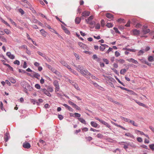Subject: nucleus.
<instances>
[{"label": "nucleus", "instance_id": "obj_39", "mask_svg": "<svg viewBox=\"0 0 154 154\" xmlns=\"http://www.w3.org/2000/svg\"><path fill=\"white\" fill-rule=\"evenodd\" d=\"M100 23L102 27H104L105 25V21L104 20L102 19L100 21Z\"/></svg>", "mask_w": 154, "mask_h": 154}, {"label": "nucleus", "instance_id": "obj_58", "mask_svg": "<svg viewBox=\"0 0 154 154\" xmlns=\"http://www.w3.org/2000/svg\"><path fill=\"white\" fill-rule=\"evenodd\" d=\"M46 90V89L45 88L43 89L41 88L39 91H38V92L40 93H41V92H42L44 93Z\"/></svg>", "mask_w": 154, "mask_h": 154}, {"label": "nucleus", "instance_id": "obj_30", "mask_svg": "<svg viewBox=\"0 0 154 154\" xmlns=\"http://www.w3.org/2000/svg\"><path fill=\"white\" fill-rule=\"evenodd\" d=\"M106 26L110 28L112 27L113 26V25L112 23H108L106 25Z\"/></svg>", "mask_w": 154, "mask_h": 154}, {"label": "nucleus", "instance_id": "obj_45", "mask_svg": "<svg viewBox=\"0 0 154 154\" xmlns=\"http://www.w3.org/2000/svg\"><path fill=\"white\" fill-rule=\"evenodd\" d=\"M83 67H82V66L80 65H78V66H77V70L78 71H79V70H81V69H83Z\"/></svg>", "mask_w": 154, "mask_h": 154}, {"label": "nucleus", "instance_id": "obj_29", "mask_svg": "<svg viewBox=\"0 0 154 154\" xmlns=\"http://www.w3.org/2000/svg\"><path fill=\"white\" fill-rule=\"evenodd\" d=\"M4 32L7 35H9L11 33L10 31L7 29H5L4 30Z\"/></svg>", "mask_w": 154, "mask_h": 154}, {"label": "nucleus", "instance_id": "obj_10", "mask_svg": "<svg viewBox=\"0 0 154 154\" xmlns=\"http://www.w3.org/2000/svg\"><path fill=\"white\" fill-rule=\"evenodd\" d=\"M51 71L55 74L57 76L59 77L61 76L60 73L57 70L55 69L54 68L52 69Z\"/></svg>", "mask_w": 154, "mask_h": 154}, {"label": "nucleus", "instance_id": "obj_6", "mask_svg": "<svg viewBox=\"0 0 154 154\" xmlns=\"http://www.w3.org/2000/svg\"><path fill=\"white\" fill-rule=\"evenodd\" d=\"M90 124L92 127L95 128H99L100 127L99 125L94 121L91 122Z\"/></svg>", "mask_w": 154, "mask_h": 154}, {"label": "nucleus", "instance_id": "obj_63", "mask_svg": "<svg viewBox=\"0 0 154 154\" xmlns=\"http://www.w3.org/2000/svg\"><path fill=\"white\" fill-rule=\"evenodd\" d=\"M68 102V103L70 105H71L72 106H73V107L75 105V104L73 102H72V101H71L70 100H69Z\"/></svg>", "mask_w": 154, "mask_h": 154}, {"label": "nucleus", "instance_id": "obj_36", "mask_svg": "<svg viewBox=\"0 0 154 154\" xmlns=\"http://www.w3.org/2000/svg\"><path fill=\"white\" fill-rule=\"evenodd\" d=\"M4 6L8 11H10L11 9V8L9 5H7L4 4Z\"/></svg>", "mask_w": 154, "mask_h": 154}, {"label": "nucleus", "instance_id": "obj_19", "mask_svg": "<svg viewBox=\"0 0 154 154\" xmlns=\"http://www.w3.org/2000/svg\"><path fill=\"white\" fill-rule=\"evenodd\" d=\"M116 62H119L120 63L122 64L125 62V60L122 59H116L115 60Z\"/></svg>", "mask_w": 154, "mask_h": 154}, {"label": "nucleus", "instance_id": "obj_44", "mask_svg": "<svg viewBox=\"0 0 154 154\" xmlns=\"http://www.w3.org/2000/svg\"><path fill=\"white\" fill-rule=\"evenodd\" d=\"M0 108L1 110H5L4 108L3 107V105L2 102V101L0 102Z\"/></svg>", "mask_w": 154, "mask_h": 154}, {"label": "nucleus", "instance_id": "obj_59", "mask_svg": "<svg viewBox=\"0 0 154 154\" xmlns=\"http://www.w3.org/2000/svg\"><path fill=\"white\" fill-rule=\"evenodd\" d=\"M115 54L116 57H118L120 55V53L117 51H115Z\"/></svg>", "mask_w": 154, "mask_h": 154}, {"label": "nucleus", "instance_id": "obj_48", "mask_svg": "<svg viewBox=\"0 0 154 154\" xmlns=\"http://www.w3.org/2000/svg\"><path fill=\"white\" fill-rule=\"evenodd\" d=\"M127 60L129 62H131L133 63H135V60L133 58H131L130 59H127Z\"/></svg>", "mask_w": 154, "mask_h": 154}, {"label": "nucleus", "instance_id": "obj_26", "mask_svg": "<svg viewBox=\"0 0 154 154\" xmlns=\"http://www.w3.org/2000/svg\"><path fill=\"white\" fill-rule=\"evenodd\" d=\"M148 60L150 62H153L154 61V58L152 56H150L148 57Z\"/></svg>", "mask_w": 154, "mask_h": 154}, {"label": "nucleus", "instance_id": "obj_43", "mask_svg": "<svg viewBox=\"0 0 154 154\" xmlns=\"http://www.w3.org/2000/svg\"><path fill=\"white\" fill-rule=\"evenodd\" d=\"M75 109H76L78 110H81V108L79 107L77 105L75 104L74 106L73 107Z\"/></svg>", "mask_w": 154, "mask_h": 154}, {"label": "nucleus", "instance_id": "obj_12", "mask_svg": "<svg viewBox=\"0 0 154 154\" xmlns=\"http://www.w3.org/2000/svg\"><path fill=\"white\" fill-rule=\"evenodd\" d=\"M106 17L109 19H111L112 18V19L114 18L113 15L109 13H107L106 14Z\"/></svg>", "mask_w": 154, "mask_h": 154}, {"label": "nucleus", "instance_id": "obj_4", "mask_svg": "<svg viewBox=\"0 0 154 154\" xmlns=\"http://www.w3.org/2000/svg\"><path fill=\"white\" fill-rule=\"evenodd\" d=\"M23 146L24 148L27 149L30 148L31 146L30 144L26 142H25L23 143Z\"/></svg>", "mask_w": 154, "mask_h": 154}, {"label": "nucleus", "instance_id": "obj_33", "mask_svg": "<svg viewBox=\"0 0 154 154\" xmlns=\"http://www.w3.org/2000/svg\"><path fill=\"white\" fill-rule=\"evenodd\" d=\"M81 116V115L79 113L75 112L74 113V117L80 118Z\"/></svg>", "mask_w": 154, "mask_h": 154}, {"label": "nucleus", "instance_id": "obj_60", "mask_svg": "<svg viewBox=\"0 0 154 154\" xmlns=\"http://www.w3.org/2000/svg\"><path fill=\"white\" fill-rule=\"evenodd\" d=\"M37 53H38V54H39V55L42 56V57H43V56H44L45 55V54H43V53H42V52H40V51H38L37 52Z\"/></svg>", "mask_w": 154, "mask_h": 154}, {"label": "nucleus", "instance_id": "obj_24", "mask_svg": "<svg viewBox=\"0 0 154 154\" xmlns=\"http://www.w3.org/2000/svg\"><path fill=\"white\" fill-rule=\"evenodd\" d=\"M87 23L91 25H94L96 24L95 22L94 21H91L89 22H88Z\"/></svg>", "mask_w": 154, "mask_h": 154}, {"label": "nucleus", "instance_id": "obj_56", "mask_svg": "<svg viewBox=\"0 0 154 154\" xmlns=\"http://www.w3.org/2000/svg\"><path fill=\"white\" fill-rule=\"evenodd\" d=\"M26 87H27L26 86V85H25V87H24V88H23L24 89L23 90V91L25 93H26L28 94V92H27L28 89H27V88H26Z\"/></svg>", "mask_w": 154, "mask_h": 154}, {"label": "nucleus", "instance_id": "obj_64", "mask_svg": "<svg viewBox=\"0 0 154 154\" xmlns=\"http://www.w3.org/2000/svg\"><path fill=\"white\" fill-rule=\"evenodd\" d=\"M50 106L49 105L48 103H46L45 104L44 106V108H49Z\"/></svg>", "mask_w": 154, "mask_h": 154}, {"label": "nucleus", "instance_id": "obj_53", "mask_svg": "<svg viewBox=\"0 0 154 154\" xmlns=\"http://www.w3.org/2000/svg\"><path fill=\"white\" fill-rule=\"evenodd\" d=\"M142 26V24H140V23H137L135 25V27L137 28H139L141 27Z\"/></svg>", "mask_w": 154, "mask_h": 154}, {"label": "nucleus", "instance_id": "obj_54", "mask_svg": "<svg viewBox=\"0 0 154 154\" xmlns=\"http://www.w3.org/2000/svg\"><path fill=\"white\" fill-rule=\"evenodd\" d=\"M78 44L81 47H83V46L86 45L85 44L80 42H78Z\"/></svg>", "mask_w": 154, "mask_h": 154}, {"label": "nucleus", "instance_id": "obj_41", "mask_svg": "<svg viewBox=\"0 0 154 154\" xmlns=\"http://www.w3.org/2000/svg\"><path fill=\"white\" fill-rule=\"evenodd\" d=\"M53 84L55 87L59 86L58 82L57 80H55L53 82Z\"/></svg>", "mask_w": 154, "mask_h": 154}, {"label": "nucleus", "instance_id": "obj_28", "mask_svg": "<svg viewBox=\"0 0 154 154\" xmlns=\"http://www.w3.org/2000/svg\"><path fill=\"white\" fill-rule=\"evenodd\" d=\"M1 21L2 22L5 24L6 25H7L8 26L10 27H11L10 25L6 21H5L4 20H3L2 19Z\"/></svg>", "mask_w": 154, "mask_h": 154}, {"label": "nucleus", "instance_id": "obj_16", "mask_svg": "<svg viewBox=\"0 0 154 154\" xmlns=\"http://www.w3.org/2000/svg\"><path fill=\"white\" fill-rule=\"evenodd\" d=\"M40 32L41 33L42 35L44 36H45L46 35V33L47 32L43 29H42L40 30Z\"/></svg>", "mask_w": 154, "mask_h": 154}, {"label": "nucleus", "instance_id": "obj_14", "mask_svg": "<svg viewBox=\"0 0 154 154\" xmlns=\"http://www.w3.org/2000/svg\"><path fill=\"white\" fill-rule=\"evenodd\" d=\"M78 119L81 123L85 125H86L87 124L86 121L83 118H78Z\"/></svg>", "mask_w": 154, "mask_h": 154}, {"label": "nucleus", "instance_id": "obj_42", "mask_svg": "<svg viewBox=\"0 0 154 154\" xmlns=\"http://www.w3.org/2000/svg\"><path fill=\"white\" fill-rule=\"evenodd\" d=\"M75 34H76V36L77 37H78L81 40H82V41L84 40V39L82 37H80V35L79 34L76 32Z\"/></svg>", "mask_w": 154, "mask_h": 154}, {"label": "nucleus", "instance_id": "obj_11", "mask_svg": "<svg viewBox=\"0 0 154 154\" xmlns=\"http://www.w3.org/2000/svg\"><path fill=\"white\" fill-rule=\"evenodd\" d=\"M61 63L63 66L67 67L69 69L71 67L66 62L64 61H62Z\"/></svg>", "mask_w": 154, "mask_h": 154}, {"label": "nucleus", "instance_id": "obj_57", "mask_svg": "<svg viewBox=\"0 0 154 154\" xmlns=\"http://www.w3.org/2000/svg\"><path fill=\"white\" fill-rule=\"evenodd\" d=\"M103 60L106 64H108L109 63V61L107 59L103 58Z\"/></svg>", "mask_w": 154, "mask_h": 154}, {"label": "nucleus", "instance_id": "obj_34", "mask_svg": "<svg viewBox=\"0 0 154 154\" xmlns=\"http://www.w3.org/2000/svg\"><path fill=\"white\" fill-rule=\"evenodd\" d=\"M126 69H122L120 71V73L121 74L124 75V73L126 72Z\"/></svg>", "mask_w": 154, "mask_h": 154}, {"label": "nucleus", "instance_id": "obj_23", "mask_svg": "<svg viewBox=\"0 0 154 154\" xmlns=\"http://www.w3.org/2000/svg\"><path fill=\"white\" fill-rule=\"evenodd\" d=\"M47 90L49 92H52L53 91V88L50 86H48V87Z\"/></svg>", "mask_w": 154, "mask_h": 154}, {"label": "nucleus", "instance_id": "obj_40", "mask_svg": "<svg viewBox=\"0 0 154 154\" xmlns=\"http://www.w3.org/2000/svg\"><path fill=\"white\" fill-rule=\"evenodd\" d=\"M19 12L22 15L24 14L25 12L21 8H20L18 9Z\"/></svg>", "mask_w": 154, "mask_h": 154}, {"label": "nucleus", "instance_id": "obj_27", "mask_svg": "<svg viewBox=\"0 0 154 154\" xmlns=\"http://www.w3.org/2000/svg\"><path fill=\"white\" fill-rule=\"evenodd\" d=\"M113 29L115 30V32L116 33H118L119 34H121V33L118 30L117 28L114 27L113 28Z\"/></svg>", "mask_w": 154, "mask_h": 154}, {"label": "nucleus", "instance_id": "obj_13", "mask_svg": "<svg viewBox=\"0 0 154 154\" xmlns=\"http://www.w3.org/2000/svg\"><path fill=\"white\" fill-rule=\"evenodd\" d=\"M3 64L8 67L9 69L12 71H14V70L12 67L9 64L6 63H3Z\"/></svg>", "mask_w": 154, "mask_h": 154}, {"label": "nucleus", "instance_id": "obj_5", "mask_svg": "<svg viewBox=\"0 0 154 154\" xmlns=\"http://www.w3.org/2000/svg\"><path fill=\"white\" fill-rule=\"evenodd\" d=\"M90 12L88 11H83L82 14V16H84L85 17H87L90 15Z\"/></svg>", "mask_w": 154, "mask_h": 154}, {"label": "nucleus", "instance_id": "obj_15", "mask_svg": "<svg viewBox=\"0 0 154 154\" xmlns=\"http://www.w3.org/2000/svg\"><path fill=\"white\" fill-rule=\"evenodd\" d=\"M93 19V15H91L87 19H85V21L86 23L88 22L92 21V20Z\"/></svg>", "mask_w": 154, "mask_h": 154}, {"label": "nucleus", "instance_id": "obj_62", "mask_svg": "<svg viewBox=\"0 0 154 154\" xmlns=\"http://www.w3.org/2000/svg\"><path fill=\"white\" fill-rule=\"evenodd\" d=\"M74 55L76 57V58L78 60L79 59L80 57L78 54L75 53H73Z\"/></svg>", "mask_w": 154, "mask_h": 154}, {"label": "nucleus", "instance_id": "obj_32", "mask_svg": "<svg viewBox=\"0 0 154 154\" xmlns=\"http://www.w3.org/2000/svg\"><path fill=\"white\" fill-rule=\"evenodd\" d=\"M45 65L47 66L48 67V68L51 71H52V69L54 68H53L50 65H49L48 64L46 63Z\"/></svg>", "mask_w": 154, "mask_h": 154}, {"label": "nucleus", "instance_id": "obj_21", "mask_svg": "<svg viewBox=\"0 0 154 154\" xmlns=\"http://www.w3.org/2000/svg\"><path fill=\"white\" fill-rule=\"evenodd\" d=\"M9 79L10 82L13 84H14L16 82V81L14 79V78L12 77H10Z\"/></svg>", "mask_w": 154, "mask_h": 154}, {"label": "nucleus", "instance_id": "obj_25", "mask_svg": "<svg viewBox=\"0 0 154 154\" xmlns=\"http://www.w3.org/2000/svg\"><path fill=\"white\" fill-rule=\"evenodd\" d=\"M38 102H36V104L37 105L39 106L40 105V104L41 103H42L43 102V100L42 99H39L38 100Z\"/></svg>", "mask_w": 154, "mask_h": 154}, {"label": "nucleus", "instance_id": "obj_46", "mask_svg": "<svg viewBox=\"0 0 154 154\" xmlns=\"http://www.w3.org/2000/svg\"><path fill=\"white\" fill-rule=\"evenodd\" d=\"M35 87L37 89H40L41 86L38 84H36L35 85Z\"/></svg>", "mask_w": 154, "mask_h": 154}, {"label": "nucleus", "instance_id": "obj_22", "mask_svg": "<svg viewBox=\"0 0 154 154\" xmlns=\"http://www.w3.org/2000/svg\"><path fill=\"white\" fill-rule=\"evenodd\" d=\"M44 93L49 97H51V94L49 93V92L47 90V89L44 92Z\"/></svg>", "mask_w": 154, "mask_h": 154}, {"label": "nucleus", "instance_id": "obj_51", "mask_svg": "<svg viewBox=\"0 0 154 154\" xmlns=\"http://www.w3.org/2000/svg\"><path fill=\"white\" fill-rule=\"evenodd\" d=\"M74 88L77 90H79V91H80V88H79L78 85L77 84H74Z\"/></svg>", "mask_w": 154, "mask_h": 154}, {"label": "nucleus", "instance_id": "obj_17", "mask_svg": "<svg viewBox=\"0 0 154 154\" xmlns=\"http://www.w3.org/2000/svg\"><path fill=\"white\" fill-rule=\"evenodd\" d=\"M144 49H142L138 52L137 53V55L138 56H140L142 55L143 53L145 52Z\"/></svg>", "mask_w": 154, "mask_h": 154}, {"label": "nucleus", "instance_id": "obj_8", "mask_svg": "<svg viewBox=\"0 0 154 154\" xmlns=\"http://www.w3.org/2000/svg\"><path fill=\"white\" fill-rule=\"evenodd\" d=\"M6 55L11 59H13L15 58L14 55L11 54L10 52H7L6 53Z\"/></svg>", "mask_w": 154, "mask_h": 154}, {"label": "nucleus", "instance_id": "obj_31", "mask_svg": "<svg viewBox=\"0 0 154 154\" xmlns=\"http://www.w3.org/2000/svg\"><path fill=\"white\" fill-rule=\"evenodd\" d=\"M125 135L128 137H131L132 138H134V136L132 134L129 133H125Z\"/></svg>", "mask_w": 154, "mask_h": 154}, {"label": "nucleus", "instance_id": "obj_52", "mask_svg": "<svg viewBox=\"0 0 154 154\" xmlns=\"http://www.w3.org/2000/svg\"><path fill=\"white\" fill-rule=\"evenodd\" d=\"M58 117L60 120H61L63 118V115L60 114H58Z\"/></svg>", "mask_w": 154, "mask_h": 154}, {"label": "nucleus", "instance_id": "obj_1", "mask_svg": "<svg viewBox=\"0 0 154 154\" xmlns=\"http://www.w3.org/2000/svg\"><path fill=\"white\" fill-rule=\"evenodd\" d=\"M150 31V30L149 29L145 28V27L144 29H142L141 32L139 30L135 29V35H137L138 38L143 37L146 38L147 36L144 35L148 33Z\"/></svg>", "mask_w": 154, "mask_h": 154}, {"label": "nucleus", "instance_id": "obj_9", "mask_svg": "<svg viewBox=\"0 0 154 154\" xmlns=\"http://www.w3.org/2000/svg\"><path fill=\"white\" fill-rule=\"evenodd\" d=\"M25 84L26 85V86L27 87L28 90L29 91H32L33 88L27 82H25Z\"/></svg>", "mask_w": 154, "mask_h": 154}, {"label": "nucleus", "instance_id": "obj_49", "mask_svg": "<svg viewBox=\"0 0 154 154\" xmlns=\"http://www.w3.org/2000/svg\"><path fill=\"white\" fill-rule=\"evenodd\" d=\"M121 119H122L124 120V121L128 122V121H129V119H128L127 118H125L121 116Z\"/></svg>", "mask_w": 154, "mask_h": 154}, {"label": "nucleus", "instance_id": "obj_20", "mask_svg": "<svg viewBox=\"0 0 154 154\" xmlns=\"http://www.w3.org/2000/svg\"><path fill=\"white\" fill-rule=\"evenodd\" d=\"M69 70L71 71L72 72L73 74L75 75H78V74L77 73V72L74 70L73 69H72L71 67L70 68V69H69Z\"/></svg>", "mask_w": 154, "mask_h": 154}, {"label": "nucleus", "instance_id": "obj_47", "mask_svg": "<svg viewBox=\"0 0 154 154\" xmlns=\"http://www.w3.org/2000/svg\"><path fill=\"white\" fill-rule=\"evenodd\" d=\"M100 28V25L99 23H97L96 24L95 26V28L97 29H99Z\"/></svg>", "mask_w": 154, "mask_h": 154}, {"label": "nucleus", "instance_id": "obj_18", "mask_svg": "<svg viewBox=\"0 0 154 154\" xmlns=\"http://www.w3.org/2000/svg\"><path fill=\"white\" fill-rule=\"evenodd\" d=\"M107 78L108 79V81H110L112 82H114V81H116L115 80L114 78L111 77V76H108L107 77Z\"/></svg>", "mask_w": 154, "mask_h": 154}, {"label": "nucleus", "instance_id": "obj_50", "mask_svg": "<svg viewBox=\"0 0 154 154\" xmlns=\"http://www.w3.org/2000/svg\"><path fill=\"white\" fill-rule=\"evenodd\" d=\"M10 20L12 24L14 25L16 27H17L16 23L13 20H12L11 19H10Z\"/></svg>", "mask_w": 154, "mask_h": 154}, {"label": "nucleus", "instance_id": "obj_35", "mask_svg": "<svg viewBox=\"0 0 154 154\" xmlns=\"http://www.w3.org/2000/svg\"><path fill=\"white\" fill-rule=\"evenodd\" d=\"M137 103L140 106L145 108H147V107L146 105L143 103L140 102H137Z\"/></svg>", "mask_w": 154, "mask_h": 154}, {"label": "nucleus", "instance_id": "obj_3", "mask_svg": "<svg viewBox=\"0 0 154 154\" xmlns=\"http://www.w3.org/2000/svg\"><path fill=\"white\" fill-rule=\"evenodd\" d=\"M84 16H82L81 17H77L75 19V23L76 24H79L80 23L81 20H84Z\"/></svg>", "mask_w": 154, "mask_h": 154}, {"label": "nucleus", "instance_id": "obj_7", "mask_svg": "<svg viewBox=\"0 0 154 154\" xmlns=\"http://www.w3.org/2000/svg\"><path fill=\"white\" fill-rule=\"evenodd\" d=\"M100 123L109 128L110 130H112L111 126L107 122H105L103 120H102Z\"/></svg>", "mask_w": 154, "mask_h": 154}, {"label": "nucleus", "instance_id": "obj_37", "mask_svg": "<svg viewBox=\"0 0 154 154\" xmlns=\"http://www.w3.org/2000/svg\"><path fill=\"white\" fill-rule=\"evenodd\" d=\"M97 138H99L102 139L103 137V136L101 134H98L96 136Z\"/></svg>", "mask_w": 154, "mask_h": 154}, {"label": "nucleus", "instance_id": "obj_2", "mask_svg": "<svg viewBox=\"0 0 154 154\" xmlns=\"http://www.w3.org/2000/svg\"><path fill=\"white\" fill-rule=\"evenodd\" d=\"M33 73L34 74L33 75H32L30 73H27V75L31 77L32 78L34 77L39 80V79L38 78V77L40 76V75L38 73H36L35 72H33Z\"/></svg>", "mask_w": 154, "mask_h": 154}, {"label": "nucleus", "instance_id": "obj_55", "mask_svg": "<svg viewBox=\"0 0 154 154\" xmlns=\"http://www.w3.org/2000/svg\"><path fill=\"white\" fill-rule=\"evenodd\" d=\"M30 101L31 103H32L33 104H35V103H36V100L34 99H31Z\"/></svg>", "mask_w": 154, "mask_h": 154}, {"label": "nucleus", "instance_id": "obj_61", "mask_svg": "<svg viewBox=\"0 0 154 154\" xmlns=\"http://www.w3.org/2000/svg\"><path fill=\"white\" fill-rule=\"evenodd\" d=\"M81 70H79V72L80 73L82 74L84 76H85V73L84 72V70L83 69H81Z\"/></svg>", "mask_w": 154, "mask_h": 154}, {"label": "nucleus", "instance_id": "obj_38", "mask_svg": "<svg viewBox=\"0 0 154 154\" xmlns=\"http://www.w3.org/2000/svg\"><path fill=\"white\" fill-rule=\"evenodd\" d=\"M13 63L14 64H16L17 65H19L20 64V61L18 60H16L14 61Z\"/></svg>", "mask_w": 154, "mask_h": 154}]
</instances>
